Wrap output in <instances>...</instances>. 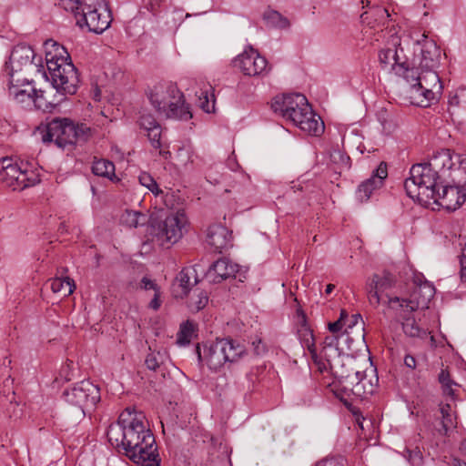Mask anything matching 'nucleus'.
I'll return each mask as SVG.
<instances>
[{"label":"nucleus","mask_w":466,"mask_h":466,"mask_svg":"<svg viewBox=\"0 0 466 466\" xmlns=\"http://www.w3.org/2000/svg\"><path fill=\"white\" fill-rule=\"evenodd\" d=\"M106 436L110 444L138 466H160L155 436L142 411L124 410L116 422L109 425Z\"/></svg>","instance_id":"obj_1"},{"label":"nucleus","mask_w":466,"mask_h":466,"mask_svg":"<svg viewBox=\"0 0 466 466\" xmlns=\"http://www.w3.org/2000/svg\"><path fill=\"white\" fill-rule=\"evenodd\" d=\"M55 52H46V64L47 72L43 71L47 80L61 96H72L76 93L79 85V76L76 67L71 61L66 48L54 43Z\"/></svg>","instance_id":"obj_2"},{"label":"nucleus","mask_w":466,"mask_h":466,"mask_svg":"<svg viewBox=\"0 0 466 466\" xmlns=\"http://www.w3.org/2000/svg\"><path fill=\"white\" fill-rule=\"evenodd\" d=\"M152 106L159 116L166 118L187 121L192 118L189 106L186 104L184 94L169 82L155 85L147 94Z\"/></svg>","instance_id":"obj_3"},{"label":"nucleus","mask_w":466,"mask_h":466,"mask_svg":"<svg viewBox=\"0 0 466 466\" xmlns=\"http://www.w3.org/2000/svg\"><path fill=\"white\" fill-rule=\"evenodd\" d=\"M39 130L44 143L53 142L57 147L69 150L77 144L86 142L91 136L89 127L67 117H54Z\"/></svg>","instance_id":"obj_4"},{"label":"nucleus","mask_w":466,"mask_h":466,"mask_svg":"<svg viewBox=\"0 0 466 466\" xmlns=\"http://www.w3.org/2000/svg\"><path fill=\"white\" fill-rule=\"evenodd\" d=\"M59 5L75 15L78 26H86L90 32L101 34L111 23L106 0H60Z\"/></svg>","instance_id":"obj_5"},{"label":"nucleus","mask_w":466,"mask_h":466,"mask_svg":"<svg viewBox=\"0 0 466 466\" xmlns=\"http://www.w3.org/2000/svg\"><path fill=\"white\" fill-rule=\"evenodd\" d=\"M441 177L427 162L415 164L410 170V177L405 179L404 188L410 198L427 204L436 199Z\"/></svg>","instance_id":"obj_6"},{"label":"nucleus","mask_w":466,"mask_h":466,"mask_svg":"<svg viewBox=\"0 0 466 466\" xmlns=\"http://www.w3.org/2000/svg\"><path fill=\"white\" fill-rule=\"evenodd\" d=\"M414 80L406 79L410 84L411 103L420 106H427L441 94L442 86L437 69H420L416 67Z\"/></svg>","instance_id":"obj_7"},{"label":"nucleus","mask_w":466,"mask_h":466,"mask_svg":"<svg viewBox=\"0 0 466 466\" xmlns=\"http://www.w3.org/2000/svg\"><path fill=\"white\" fill-rule=\"evenodd\" d=\"M188 221L183 210L170 213L165 219L151 226L152 240L160 246L177 243L187 231Z\"/></svg>","instance_id":"obj_8"},{"label":"nucleus","mask_w":466,"mask_h":466,"mask_svg":"<svg viewBox=\"0 0 466 466\" xmlns=\"http://www.w3.org/2000/svg\"><path fill=\"white\" fill-rule=\"evenodd\" d=\"M23 163L18 164L12 158H3L0 169V181L13 190H23L39 182L37 175L23 167Z\"/></svg>","instance_id":"obj_9"},{"label":"nucleus","mask_w":466,"mask_h":466,"mask_svg":"<svg viewBox=\"0 0 466 466\" xmlns=\"http://www.w3.org/2000/svg\"><path fill=\"white\" fill-rule=\"evenodd\" d=\"M414 39L413 58L411 64L420 69H438L441 64V50L436 42L430 39L426 33L418 34Z\"/></svg>","instance_id":"obj_10"},{"label":"nucleus","mask_w":466,"mask_h":466,"mask_svg":"<svg viewBox=\"0 0 466 466\" xmlns=\"http://www.w3.org/2000/svg\"><path fill=\"white\" fill-rule=\"evenodd\" d=\"M41 62V56L37 58L30 46L19 44L13 48L4 72L7 76H17L22 71L32 67L41 72L44 69Z\"/></svg>","instance_id":"obj_11"},{"label":"nucleus","mask_w":466,"mask_h":466,"mask_svg":"<svg viewBox=\"0 0 466 466\" xmlns=\"http://www.w3.org/2000/svg\"><path fill=\"white\" fill-rule=\"evenodd\" d=\"M63 396L66 402L78 407L85 414L100 400V390L89 380H82L72 388L65 390Z\"/></svg>","instance_id":"obj_12"},{"label":"nucleus","mask_w":466,"mask_h":466,"mask_svg":"<svg viewBox=\"0 0 466 466\" xmlns=\"http://www.w3.org/2000/svg\"><path fill=\"white\" fill-rule=\"evenodd\" d=\"M271 107L275 113H279L286 120L293 123L299 118V112L309 111V102L307 97L300 94H288L277 96L272 102Z\"/></svg>","instance_id":"obj_13"},{"label":"nucleus","mask_w":466,"mask_h":466,"mask_svg":"<svg viewBox=\"0 0 466 466\" xmlns=\"http://www.w3.org/2000/svg\"><path fill=\"white\" fill-rule=\"evenodd\" d=\"M7 87L9 96L15 102L26 105L35 103L37 107H41L37 103L42 98L43 92L35 88L33 81L20 76H8Z\"/></svg>","instance_id":"obj_14"},{"label":"nucleus","mask_w":466,"mask_h":466,"mask_svg":"<svg viewBox=\"0 0 466 466\" xmlns=\"http://www.w3.org/2000/svg\"><path fill=\"white\" fill-rule=\"evenodd\" d=\"M234 66L239 68L244 75L249 76H259L267 71L268 61L255 49L249 47L234 60Z\"/></svg>","instance_id":"obj_15"},{"label":"nucleus","mask_w":466,"mask_h":466,"mask_svg":"<svg viewBox=\"0 0 466 466\" xmlns=\"http://www.w3.org/2000/svg\"><path fill=\"white\" fill-rule=\"evenodd\" d=\"M297 316L299 323V328L298 329V336L302 346L309 350L315 366L320 370H324V365L319 361L318 357L313 330L308 324L305 312L301 309H298Z\"/></svg>","instance_id":"obj_16"},{"label":"nucleus","mask_w":466,"mask_h":466,"mask_svg":"<svg viewBox=\"0 0 466 466\" xmlns=\"http://www.w3.org/2000/svg\"><path fill=\"white\" fill-rule=\"evenodd\" d=\"M388 176L387 164L381 162L378 167L373 170L371 176L363 181L356 191V197L360 201H367L372 192L383 185V180Z\"/></svg>","instance_id":"obj_17"},{"label":"nucleus","mask_w":466,"mask_h":466,"mask_svg":"<svg viewBox=\"0 0 466 466\" xmlns=\"http://www.w3.org/2000/svg\"><path fill=\"white\" fill-rule=\"evenodd\" d=\"M421 277L414 279V287L410 295V299L413 301L410 302V309H424L428 308V304L434 297L435 288L433 284L428 280H422Z\"/></svg>","instance_id":"obj_18"},{"label":"nucleus","mask_w":466,"mask_h":466,"mask_svg":"<svg viewBox=\"0 0 466 466\" xmlns=\"http://www.w3.org/2000/svg\"><path fill=\"white\" fill-rule=\"evenodd\" d=\"M441 187V193L439 192V188L437 189V198L433 199L434 202L441 199V205L451 210H455L465 202L466 189H463L461 184L442 186Z\"/></svg>","instance_id":"obj_19"},{"label":"nucleus","mask_w":466,"mask_h":466,"mask_svg":"<svg viewBox=\"0 0 466 466\" xmlns=\"http://www.w3.org/2000/svg\"><path fill=\"white\" fill-rule=\"evenodd\" d=\"M292 124L302 131L316 137L320 136L325 129L322 119L313 112L309 104V111H299V118L297 117Z\"/></svg>","instance_id":"obj_20"},{"label":"nucleus","mask_w":466,"mask_h":466,"mask_svg":"<svg viewBox=\"0 0 466 466\" xmlns=\"http://www.w3.org/2000/svg\"><path fill=\"white\" fill-rule=\"evenodd\" d=\"M238 266L233 264L228 258H219L213 262L205 274L208 282L220 283L221 281L235 277Z\"/></svg>","instance_id":"obj_21"},{"label":"nucleus","mask_w":466,"mask_h":466,"mask_svg":"<svg viewBox=\"0 0 466 466\" xmlns=\"http://www.w3.org/2000/svg\"><path fill=\"white\" fill-rule=\"evenodd\" d=\"M461 155L462 154L454 153L449 148H442L433 152L427 163L434 171L437 172L438 175H441V177L442 174L458 166L456 157Z\"/></svg>","instance_id":"obj_22"},{"label":"nucleus","mask_w":466,"mask_h":466,"mask_svg":"<svg viewBox=\"0 0 466 466\" xmlns=\"http://www.w3.org/2000/svg\"><path fill=\"white\" fill-rule=\"evenodd\" d=\"M140 128L145 132L151 146L157 149L160 148L162 127L150 113H144L139 117Z\"/></svg>","instance_id":"obj_23"},{"label":"nucleus","mask_w":466,"mask_h":466,"mask_svg":"<svg viewBox=\"0 0 466 466\" xmlns=\"http://www.w3.org/2000/svg\"><path fill=\"white\" fill-rule=\"evenodd\" d=\"M220 340L227 365L236 364L248 355L246 346L238 339L226 337L220 339Z\"/></svg>","instance_id":"obj_24"},{"label":"nucleus","mask_w":466,"mask_h":466,"mask_svg":"<svg viewBox=\"0 0 466 466\" xmlns=\"http://www.w3.org/2000/svg\"><path fill=\"white\" fill-rule=\"evenodd\" d=\"M207 242L214 251L221 253L223 249L232 246L231 234L226 227L213 225L208 229Z\"/></svg>","instance_id":"obj_25"},{"label":"nucleus","mask_w":466,"mask_h":466,"mask_svg":"<svg viewBox=\"0 0 466 466\" xmlns=\"http://www.w3.org/2000/svg\"><path fill=\"white\" fill-rule=\"evenodd\" d=\"M205 361L211 370H218L227 365L220 339L204 346Z\"/></svg>","instance_id":"obj_26"},{"label":"nucleus","mask_w":466,"mask_h":466,"mask_svg":"<svg viewBox=\"0 0 466 466\" xmlns=\"http://www.w3.org/2000/svg\"><path fill=\"white\" fill-rule=\"evenodd\" d=\"M330 372L340 380H344L347 383V386L350 387L353 393H360V386H358L357 382H360V379L358 376L360 375V370H355L353 368L350 370L345 369V364L341 361L339 364H337L336 368L329 369Z\"/></svg>","instance_id":"obj_27"},{"label":"nucleus","mask_w":466,"mask_h":466,"mask_svg":"<svg viewBox=\"0 0 466 466\" xmlns=\"http://www.w3.org/2000/svg\"><path fill=\"white\" fill-rule=\"evenodd\" d=\"M398 48V57L394 58V63H392V70L395 71L396 75L402 76L406 79L414 80V74L416 73V66H414L411 63L409 62L408 57L406 56L403 48L399 46Z\"/></svg>","instance_id":"obj_28"},{"label":"nucleus","mask_w":466,"mask_h":466,"mask_svg":"<svg viewBox=\"0 0 466 466\" xmlns=\"http://www.w3.org/2000/svg\"><path fill=\"white\" fill-rule=\"evenodd\" d=\"M413 302L409 299H400L399 297L390 298L388 300L389 309L394 312L395 318L399 321H403L410 317L418 309H410Z\"/></svg>","instance_id":"obj_29"},{"label":"nucleus","mask_w":466,"mask_h":466,"mask_svg":"<svg viewBox=\"0 0 466 466\" xmlns=\"http://www.w3.org/2000/svg\"><path fill=\"white\" fill-rule=\"evenodd\" d=\"M319 361L324 365V370L317 368L319 373L328 371L329 369L336 368L337 364L341 362V351L339 347L321 348L319 353H318Z\"/></svg>","instance_id":"obj_30"},{"label":"nucleus","mask_w":466,"mask_h":466,"mask_svg":"<svg viewBox=\"0 0 466 466\" xmlns=\"http://www.w3.org/2000/svg\"><path fill=\"white\" fill-rule=\"evenodd\" d=\"M92 173L96 177H101L109 179L110 181H118L119 179L116 176L115 164L105 158L96 159L95 158L92 167Z\"/></svg>","instance_id":"obj_31"},{"label":"nucleus","mask_w":466,"mask_h":466,"mask_svg":"<svg viewBox=\"0 0 466 466\" xmlns=\"http://www.w3.org/2000/svg\"><path fill=\"white\" fill-rule=\"evenodd\" d=\"M360 376H358V379H360V382L357 383L358 386H360L361 392L354 394L358 396L372 394L374 392L376 383L378 382L376 370L370 368L369 370H360Z\"/></svg>","instance_id":"obj_32"},{"label":"nucleus","mask_w":466,"mask_h":466,"mask_svg":"<svg viewBox=\"0 0 466 466\" xmlns=\"http://www.w3.org/2000/svg\"><path fill=\"white\" fill-rule=\"evenodd\" d=\"M438 380L441 385L442 393L450 397L451 400H456L458 399L460 385L451 378V374L447 369H441L438 375Z\"/></svg>","instance_id":"obj_33"},{"label":"nucleus","mask_w":466,"mask_h":466,"mask_svg":"<svg viewBox=\"0 0 466 466\" xmlns=\"http://www.w3.org/2000/svg\"><path fill=\"white\" fill-rule=\"evenodd\" d=\"M50 289L54 293L65 298L74 292L76 285L74 280L69 277L55 278L50 279Z\"/></svg>","instance_id":"obj_34"},{"label":"nucleus","mask_w":466,"mask_h":466,"mask_svg":"<svg viewBox=\"0 0 466 466\" xmlns=\"http://www.w3.org/2000/svg\"><path fill=\"white\" fill-rule=\"evenodd\" d=\"M120 223L129 228H137L147 223V218L145 214L127 209L120 217Z\"/></svg>","instance_id":"obj_35"},{"label":"nucleus","mask_w":466,"mask_h":466,"mask_svg":"<svg viewBox=\"0 0 466 466\" xmlns=\"http://www.w3.org/2000/svg\"><path fill=\"white\" fill-rule=\"evenodd\" d=\"M263 19L268 25L274 28L288 29L290 26L289 20L276 10L266 11L263 14Z\"/></svg>","instance_id":"obj_36"},{"label":"nucleus","mask_w":466,"mask_h":466,"mask_svg":"<svg viewBox=\"0 0 466 466\" xmlns=\"http://www.w3.org/2000/svg\"><path fill=\"white\" fill-rule=\"evenodd\" d=\"M440 412L441 414L443 434L446 435L451 430L456 428L457 418L451 405L448 403L440 405Z\"/></svg>","instance_id":"obj_37"},{"label":"nucleus","mask_w":466,"mask_h":466,"mask_svg":"<svg viewBox=\"0 0 466 466\" xmlns=\"http://www.w3.org/2000/svg\"><path fill=\"white\" fill-rule=\"evenodd\" d=\"M370 283L374 285V289L383 292L394 285L395 278L391 273L385 271L382 276L378 274L373 275Z\"/></svg>","instance_id":"obj_38"},{"label":"nucleus","mask_w":466,"mask_h":466,"mask_svg":"<svg viewBox=\"0 0 466 466\" xmlns=\"http://www.w3.org/2000/svg\"><path fill=\"white\" fill-rule=\"evenodd\" d=\"M401 322L402 329L404 333L409 337L420 338L426 334L425 330L420 328L412 317Z\"/></svg>","instance_id":"obj_39"},{"label":"nucleus","mask_w":466,"mask_h":466,"mask_svg":"<svg viewBox=\"0 0 466 466\" xmlns=\"http://www.w3.org/2000/svg\"><path fill=\"white\" fill-rule=\"evenodd\" d=\"M396 56L398 57V48L393 45L390 47H386L380 51L379 60L384 68L388 66H390L392 68V63H394V58Z\"/></svg>","instance_id":"obj_40"},{"label":"nucleus","mask_w":466,"mask_h":466,"mask_svg":"<svg viewBox=\"0 0 466 466\" xmlns=\"http://www.w3.org/2000/svg\"><path fill=\"white\" fill-rule=\"evenodd\" d=\"M195 331L194 325L190 321H186L181 324L179 332L177 334V343L180 345L189 344L193 333Z\"/></svg>","instance_id":"obj_41"},{"label":"nucleus","mask_w":466,"mask_h":466,"mask_svg":"<svg viewBox=\"0 0 466 466\" xmlns=\"http://www.w3.org/2000/svg\"><path fill=\"white\" fill-rule=\"evenodd\" d=\"M164 353L160 351H151L147 355L145 364L148 370L156 371L160 365L164 363Z\"/></svg>","instance_id":"obj_42"},{"label":"nucleus","mask_w":466,"mask_h":466,"mask_svg":"<svg viewBox=\"0 0 466 466\" xmlns=\"http://www.w3.org/2000/svg\"><path fill=\"white\" fill-rule=\"evenodd\" d=\"M138 181L142 186L148 188L155 196H158L163 193L154 177L148 173H141L138 177Z\"/></svg>","instance_id":"obj_43"},{"label":"nucleus","mask_w":466,"mask_h":466,"mask_svg":"<svg viewBox=\"0 0 466 466\" xmlns=\"http://www.w3.org/2000/svg\"><path fill=\"white\" fill-rule=\"evenodd\" d=\"M191 270L189 268L182 269L176 279L178 283V287L181 288L182 295H187L191 288Z\"/></svg>","instance_id":"obj_44"},{"label":"nucleus","mask_w":466,"mask_h":466,"mask_svg":"<svg viewBox=\"0 0 466 466\" xmlns=\"http://www.w3.org/2000/svg\"><path fill=\"white\" fill-rule=\"evenodd\" d=\"M199 106L207 113H210L214 109L215 98L214 95H211V100L208 97V90H201L198 96Z\"/></svg>","instance_id":"obj_45"},{"label":"nucleus","mask_w":466,"mask_h":466,"mask_svg":"<svg viewBox=\"0 0 466 466\" xmlns=\"http://www.w3.org/2000/svg\"><path fill=\"white\" fill-rule=\"evenodd\" d=\"M316 466H347V460L342 456L326 458L317 462Z\"/></svg>","instance_id":"obj_46"},{"label":"nucleus","mask_w":466,"mask_h":466,"mask_svg":"<svg viewBox=\"0 0 466 466\" xmlns=\"http://www.w3.org/2000/svg\"><path fill=\"white\" fill-rule=\"evenodd\" d=\"M251 346H252V350H253V354L255 356H262L264 355L268 349H267V346L266 344L262 341V339L258 337H256L252 341H251Z\"/></svg>","instance_id":"obj_47"},{"label":"nucleus","mask_w":466,"mask_h":466,"mask_svg":"<svg viewBox=\"0 0 466 466\" xmlns=\"http://www.w3.org/2000/svg\"><path fill=\"white\" fill-rule=\"evenodd\" d=\"M381 292L380 289H374V285L372 283L369 284L368 290V299L370 305L377 307L380 302V298L379 293Z\"/></svg>","instance_id":"obj_48"},{"label":"nucleus","mask_w":466,"mask_h":466,"mask_svg":"<svg viewBox=\"0 0 466 466\" xmlns=\"http://www.w3.org/2000/svg\"><path fill=\"white\" fill-rule=\"evenodd\" d=\"M197 297L198 299L194 301V309L198 311L207 306L208 302V296L206 291L201 290L198 292Z\"/></svg>","instance_id":"obj_49"},{"label":"nucleus","mask_w":466,"mask_h":466,"mask_svg":"<svg viewBox=\"0 0 466 466\" xmlns=\"http://www.w3.org/2000/svg\"><path fill=\"white\" fill-rule=\"evenodd\" d=\"M458 168L464 174L463 183L461 185L463 189H466V153L461 156H457Z\"/></svg>","instance_id":"obj_50"},{"label":"nucleus","mask_w":466,"mask_h":466,"mask_svg":"<svg viewBox=\"0 0 466 466\" xmlns=\"http://www.w3.org/2000/svg\"><path fill=\"white\" fill-rule=\"evenodd\" d=\"M460 263H461V279L462 283L466 284V244L462 249Z\"/></svg>","instance_id":"obj_51"},{"label":"nucleus","mask_w":466,"mask_h":466,"mask_svg":"<svg viewBox=\"0 0 466 466\" xmlns=\"http://www.w3.org/2000/svg\"><path fill=\"white\" fill-rule=\"evenodd\" d=\"M329 347H339V336L332 334L325 337L322 348Z\"/></svg>","instance_id":"obj_52"},{"label":"nucleus","mask_w":466,"mask_h":466,"mask_svg":"<svg viewBox=\"0 0 466 466\" xmlns=\"http://www.w3.org/2000/svg\"><path fill=\"white\" fill-rule=\"evenodd\" d=\"M141 288L146 290L154 289L155 292L158 291L157 284L153 280H151L150 279H148L147 277H144L141 279Z\"/></svg>","instance_id":"obj_53"},{"label":"nucleus","mask_w":466,"mask_h":466,"mask_svg":"<svg viewBox=\"0 0 466 466\" xmlns=\"http://www.w3.org/2000/svg\"><path fill=\"white\" fill-rule=\"evenodd\" d=\"M453 100H456V105L466 104V88H460Z\"/></svg>","instance_id":"obj_54"},{"label":"nucleus","mask_w":466,"mask_h":466,"mask_svg":"<svg viewBox=\"0 0 466 466\" xmlns=\"http://www.w3.org/2000/svg\"><path fill=\"white\" fill-rule=\"evenodd\" d=\"M343 325L344 323L341 322V319H338L335 322L329 323V330L335 335V333L342 329Z\"/></svg>","instance_id":"obj_55"},{"label":"nucleus","mask_w":466,"mask_h":466,"mask_svg":"<svg viewBox=\"0 0 466 466\" xmlns=\"http://www.w3.org/2000/svg\"><path fill=\"white\" fill-rule=\"evenodd\" d=\"M404 365L407 368L414 370L416 368V360L412 355L407 354L404 357Z\"/></svg>","instance_id":"obj_56"},{"label":"nucleus","mask_w":466,"mask_h":466,"mask_svg":"<svg viewBox=\"0 0 466 466\" xmlns=\"http://www.w3.org/2000/svg\"><path fill=\"white\" fill-rule=\"evenodd\" d=\"M149 307L155 310L159 309V307H160L159 291L155 292V296H154L153 299L150 301Z\"/></svg>","instance_id":"obj_57"},{"label":"nucleus","mask_w":466,"mask_h":466,"mask_svg":"<svg viewBox=\"0 0 466 466\" xmlns=\"http://www.w3.org/2000/svg\"><path fill=\"white\" fill-rule=\"evenodd\" d=\"M386 114V111H380L379 114H378V117H379V120L380 121L382 127H383V129L385 131H389L390 132V124L388 123V121L386 120V118H384V116L382 115Z\"/></svg>","instance_id":"obj_58"},{"label":"nucleus","mask_w":466,"mask_h":466,"mask_svg":"<svg viewBox=\"0 0 466 466\" xmlns=\"http://www.w3.org/2000/svg\"><path fill=\"white\" fill-rule=\"evenodd\" d=\"M359 321H362V317L360 313L353 314L351 316L350 323L349 324V328H352L353 326H356Z\"/></svg>","instance_id":"obj_59"},{"label":"nucleus","mask_w":466,"mask_h":466,"mask_svg":"<svg viewBox=\"0 0 466 466\" xmlns=\"http://www.w3.org/2000/svg\"><path fill=\"white\" fill-rule=\"evenodd\" d=\"M335 289V285L333 284H328L327 287H326V289H325V293L327 295L330 294Z\"/></svg>","instance_id":"obj_60"},{"label":"nucleus","mask_w":466,"mask_h":466,"mask_svg":"<svg viewBox=\"0 0 466 466\" xmlns=\"http://www.w3.org/2000/svg\"><path fill=\"white\" fill-rule=\"evenodd\" d=\"M348 318V313L345 309L340 311V316L339 319H341V322L344 323V319Z\"/></svg>","instance_id":"obj_61"},{"label":"nucleus","mask_w":466,"mask_h":466,"mask_svg":"<svg viewBox=\"0 0 466 466\" xmlns=\"http://www.w3.org/2000/svg\"><path fill=\"white\" fill-rule=\"evenodd\" d=\"M452 466H466V462L461 460H454Z\"/></svg>","instance_id":"obj_62"},{"label":"nucleus","mask_w":466,"mask_h":466,"mask_svg":"<svg viewBox=\"0 0 466 466\" xmlns=\"http://www.w3.org/2000/svg\"><path fill=\"white\" fill-rule=\"evenodd\" d=\"M159 155L167 159L170 156V152L168 150H160Z\"/></svg>","instance_id":"obj_63"},{"label":"nucleus","mask_w":466,"mask_h":466,"mask_svg":"<svg viewBox=\"0 0 466 466\" xmlns=\"http://www.w3.org/2000/svg\"><path fill=\"white\" fill-rule=\"evenodd\" d=\"M460 450L462 453L466 454V439L461 441Z\"/></svg>","instance_id":"obj_64"}]
</instances>
